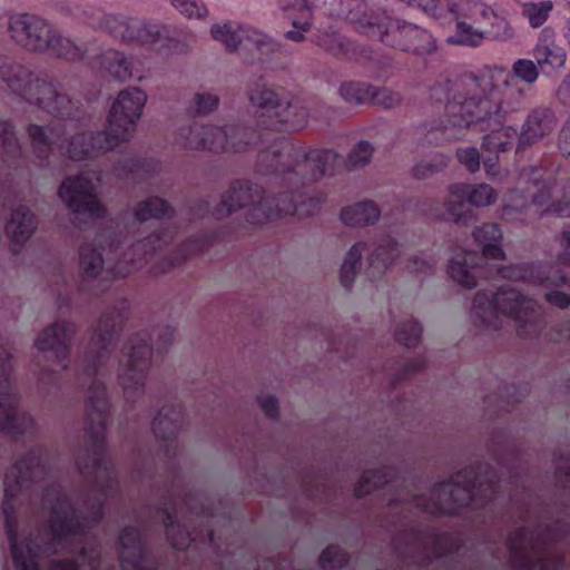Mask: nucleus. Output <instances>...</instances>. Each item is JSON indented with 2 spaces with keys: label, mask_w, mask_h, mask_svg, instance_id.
Returning <instances> with one entry per match:
<instances>
[{
  "label": "nucleus",
  "mask_w": 570,
  "mask_h": 570,
  "mask_svg": "<svg viewBox=\"0 0 570 570\" xmlns=\"http://www.w3.org/2000/svg\"><path fill=\"white\" fill-rule=\"evenodd\" d=\"M53 535L57 538L62 537L65 533H69L72 529L71 520L65 518L62 520H55L51 524Z\"/></svg>",
  "instance_id": "nucleus-55"
},
{
  "label": "nucleus",
  "mask_w": 570,
  "mask_h": 570,
  "mask_svg": "<svg viewBox=\"0 0 570 570\" xmlns=\"http://www.w3.org/2000/svg\"><path fill=\"white\" fill-rule=\"evenodd\" d=\"M95 136H96V132L95 134H79V135L72 137V139L69 142L68 149H67L69 157L73 158V159H81L86 156L107 153L108 150H102V149L98 150V149L92 148L91 138Z\"/></svg>",
  "instance_id": "nucleus-40"
},
{
  "label": "nucleus",
  "mask_w": 570,
  "mask_h": 570,
  "mask_svg": "<svg viewBox=\"0 0 570 570\" xmlns=\"http://www.w3.org/2000/svg\"><path fill=\"white\" fill-rule=\"evenodd\" d=\"M177 529L175 527H170L167 531L168 537L170 538L173 546L177 549H184L186 547L185 540H177L176 539Z\"/></svg>",
  "instance_id": "nucleus-58"
},
{
  "label": "nucleus",
  "mask_w": 570,
  "mask_h": 570,
  "mask_svg": "<svg viewBox=\"0 0 570 570\" xmlns=\"http://www.w3.org/2000/svg\"><path fill=\"white\" fill-rule=\"evenodd\" d=\"M346 562V557L338 547H327L320 556V566L324 570L338 569Z\"/></svg>",
  "instance_id": "nucleus-45"
},
{
  "label": "nucleus",
  "mask_w": 570,
  "mask_h": 570,
  "mask_svg": "<svg viewBox=\"0 0 570 570\" xmlns=\"http://www.w3.org/2000/svg\"><path fill=\"white\" fill-rule=\"evenodd\" d=\"M558 148L563 156L570 157V118L559 132Z\"/></svg>",
  "instance_id": "nucleus-53"
},
{
  "label": "nucleus",
  "mask_w": 570,
  "mask_h": 570,
  "mask_svg": "<svg viewBox=\"0 0 570 570\" xmlns=\"http://www.w3.org/2000/svg\"><path fill=\"white\" fill-rule=\"evenodd\" d=\"M77 328L72 322L58 321L42 328L35 337L33 346L39 353H51L62 366L70 352Z\"/></svg>",
  "instance_id": "nucleus-12"
},
{
  "label": "nucleus",
  "mask_w": 570,
  "mask_h": 570,
  "mask_svg": "<svg viewBox=\"0 0 570 570\" xmlns=\"http://www.w3.org/2000/svg\"><path fill=\"white\" fill-rule=\"evenodd\" d=\"M20 96L30 105L55 116H69L72 110L70 98L57 90L45 80L35 79L23 83L19 90Z\"/></svg>",
  "instance_id": "nucleus-11"
},
{
  "label": "nucleus",
  "mask_w": 570,
  "mask_h": 570,
  "mask_svg": "<svg viewBox=\"0 0 570 570\" xmlns=\"http://www.w3.org/2000/svg\"><path fill=\"white\" fill-rule=\"evenodd\" d=\"M112 334L104 333L101 328L95 330L91 340H90V348L94 352L106 351L108 346L111 344Z\"/></svg>",
  "instance_id": "nucleus-52"
},
{
  "label": "nucleus",
  "mask_w": 570,
  "mask_h": 570,
  "mask_svg": "<svg viewBox=\"0 0 570 570\" xmlns=\"http://www.w3.org/2000/svg\"><path fill=\"white\" fill-rule=\"evenodd\" d=\"M100 67L111 79L119 82L131 79L140 81L145 78L140 60L115 49H108L101 55Z\"/></svg>",
  "instance_id": "nucleus-16"
},
{
  "label": "nucleus",
  "mask_w": 570,
  "mask_h": 570,
  "mask_svg": "<svg viewBox=\"0 0 570 570\" xmlns=\"http://www.w3.org/2000/svg\"><path fill=\"white\" fill-rule=\"evenodd\" d=\"M483 491V483L473 470L458 472L433 487L431 495L435 502L430 511L454 513L469 507Z\"/></svg>",
  "instance_id": "nucleus-7"
},
{
  "label": "nucleus",
  "mask_w": 570,
  "mask_h": 570,
  "mask_svg": "<svg viewBox=\"0 0 570 570\" xmlns=\"http://www.w3.org/2000/svg\"><path fill=\"white\" fill-rule=\"evenodd\" d=\"M554 6L551 0L541 2H523L522 14L528 19L532 28H539L546 23Z\"/></svg>",
  "instance_id": "nucleus-38"
},
{
  "label": "nucleus",
  "mask_w": 570,
  "mask_h": 570,
  "mask_svg": "<svg viewBox=\"0 0 570 570\" xmlns=\"http://www.w3.org/2000/svg\"><path fill=\"white\" fill-rule=\"evenodd\" d=\"M52 24L45 18L17 12L8 18L7 32L9 38L20 48L31 52H43Z\"/></svg>",
  "instance_id": "nucleus-9"
},
{
  "label": "nucleus",
  "mask_w": 570,
  "mask_h": 570,
  "mask_svg": "<svg viewBox=\"0 0 570 570\" xmlns=\"http://www.w3.org/2000/svg\"><path fill=\"white\" fill-rule=\"evenodd\" d=\"M381 217L379 206L373 202H361L346 206L341 212V219L348 226H368Z\"/></svg>",
  "instance_id": "nucleus-26"
},
{
  "label": "nucleus",
  "mask_w": 570,
  "mask_h": 570,
  "mask_svg": "<svg viewBox=\"0 0 570 570\" xmlns=\"http://www.w3.org/2000/svg\"><path fill=\"white\" fill-rule=\"evenodd\" d=\"M456 16V29L450 38L453 43L478 46L488 36L497 40H509L513 29L495 10L494 0H444Z\"/></svg>",
  "instance_id": "nucleus-2"
},
{
  "label": "nucleus",
  "mask_w": 570,
  "mask_h": 570,
  "mask_svg": "<svg viewBox=\"0 0 570 570\" xmlns=\"http://www.w3.org/2000/svg\"><path fill=\"white\" fill-rule=\"evenodd\" d=\"M210 35L213 39L222 42L228 50H236L245 38L248 39L257 33L250 28L224 22L212 26Z\"/></svg>",
  "instance_id": "nucleus-27"
},
{
  "label": "nucleus",
  "mask_w": 570,
  "mask_h": 570,
  "mask_svg": "<svg viewBox=\"0 0 570 570\" xmlns=\"http://www.w3.org/2000/svg\"><path fill=\"white\" fill-rule=\"evenodd\" d=\"M552 199L551 206L556 213L561 216H570V187L564 190L559 188L554 183L543 186L533 198L540 206H544Z\"/></svg>",
  "instance_id": "nucleus-30"
},
{
  "label": "nucleus",
  "mask_w": 570,
  "mask_h": 570,
  "mask_svg": "<svg viewBox=\"0 0 570 570\" xmlns=\"http://www.w3.org/2000/svg\"><path fill=\"white\" fill-rule=\"evenodd\" d=\"M538 77V62L529 59L517 60L511 71L492 68L468 77L461 86L443 92L436 128L450 140L465 138L471 128L498 121L502 112L517 109L524 97L519 80L532 85Z\"/></svg>",
  "instance_id": "nucleus-1"
},
{
  "label": "nucleus",
  "mask_w": 570,
  "mask_h": 570,
  "mask_svg": "<svg viewBox=\"0 0 570 570\" xmlns=\"http://www.w3.org/2000/svg\"><path fill=\"white\" fill-rule=\"evenodd\" d=\"M173 6L189 19H205L208 10L198 0H170Z\"/></svg>",
  "instance_id": "nucleus-44"
},
{
  "label": "nucleus",
  "mask_w": 570,
  "mask_h": 570,
  "mask_svg": "<svg viewBox=\"0 0 570 570\" xmlns=\"http://www.w3.org/2000/svg\"><path fill=\"white\" fill-rule=\"evenodd\" d=\"M568 468H570V461H569V460H564V461H562V462L559 464V469H560V470H567Z\"/></svg>",
  "instance_id": "nucleus-60"
},
{
  "label": "nucleus",
  "mask_w": 570,
  "mask_h": 570,
  "mask_svg": "<svg viewBox=\"0 0 570 570\" xmlns=\"http://www.w3.org/2000/svg\"><path fill=\"white\" fill-rule=\"evenodd\" d=\"M249 99L253 105L259 108H264L268 111L276 110V115H279L281 111L289 107L286 100L279 98L272 89L265 86H257L252 89Z\"/></svg>",
  "instance_id": "nucleus-33"
},
{
  "label": "nucleus",
  "mask_w": 570,
  "mask_h": 570,
  "mask_svg": "<svg viewBox=\"0 0 570 570\" xmlns=\"http://www.w3.org/2000/svg\"><path fill=\"white\" fill-rule=\"evenodd\" d=\"M393 475V470L386 466L365 470L354 484V494L358 498L368 495L389 483Z\"/></svg>",
  "instance_id": "nucleus-29"
},
{
  "label": "nucleus",
  "mask_w": 570,
  "mask_h": 570,
  "mask_svg": "<svg viewBox=\"0 0 570 570\" xmlns=\"http://www.w3.org/2000/svg\"><path fill=\"white\" fill-rule=\"evenodd\" d=\"M466 203L474 207H487L495 203L498 193L488 184H465Z\"/></svg>",
  "instance_id": "nucleus-37"
},
{
  "label": "nucleus",
  "mask_w": 570,
  "mask_h": 570,
  "mask_svg": "<svg viewBox=\"0 0 570 570\" xmlns=\"http://www.w3.org/2000/svg\"><path fill=\"white\" fill-rule=\"evenodd\" d=\"M35 419L20 407V400L12 387L0 390V430L7 433H24L33 430Z\"/></svg>",
  "instance_id": "nucleus-14"
},
{
  "label": "nucleus",
  "mask_w": 570,
  "mask_h": 570,
  "mask_svg": "<svg viewBox=\"0 0 570 570\" xmlns=\"http://www.w3.org/2000/svg\"><path fill=\"white\" fill-rule=\"evenodd\" d=\"M554 31L551 28H544L534 47V57L539 66H549L552 69L563 68L567 61V55L562 47L554 41Z\"/></svg>",
  "instance_id": "nucleus-21"
},
{
  "label": "nucleus",
  "mask_w": 570,
  "mask_h": 570,
  "mask_svg": "<svg viewBox=\"0 0 570 570\" xmlns=\"http://www.w3.org/2000/svg\"><path fill=\"white\" fill-rule=\"evenodd\" d=\"M532 554H525L522 557V559L518 562V568L520 570H543L544 566L541 561H538L535 564H529L527 559L532 558Z\"/></svg>",
  "instance_id": "nucleus-57"
},
{
  "label": "nucleus",
  "mask_w": 570,
  "mask_h": 570,
  "mask_svg": "<svg viewBox=\"0 0 570 570\" xmlns=\"http://www.w3.org/2000/svg\"><path fill=\"white\" fill-rule=\"evenodd\" d=\"M510 548H511L512 550H519L521 547H520L518 543H515L514 541H511V542H510Z\"/></svg>",
  "instance_id": "nucleus-61"
},
{
  "label": "nucleus",
  "mask_w": 570,
  "mask_h": 570,
  "mask_svg": "<svg viewBox=\"0 0 570 570\" xmlns=\"http://www.w3.org/2000/svg\"><path fill=\"white\" fill-rule=\"evenodd\" d=\"M3 513L7 523V532L11 543L12 558L17 570H39L35 562L36 554L30 547V542L27 539L18 541V537L12 529V513L7 503H4Z\"/></svg>",
  "instance_id": "nucleus-22"
},
{
  "label": "nucleus",
  "mask_w": 570,
  "mask_h": 570,
  "mask_svg": "<svg viewBox=\"0 0 570 570\" xmlns=\"http://www.w3.org/2000/svg\"><path fill=\"white\" fill-rule=\"evenodd\" d=\"M514 134L511 127L501 126L483 137L482 148L495 155L503 153L511 145Z\"/></svg>",
  "instance_id": "nucleus-36"
},
{
  "label": "nucleus",
  "mask_w": 570,
  "mask_h": 570,
  "mask_svg": "<svg viewBox=\"0 0 570 570\" xmlns=\"http://www.w3.org/2000/svg\"><path fill=\"white\" fill-rule=\"evenodd\" d=\"M484 167H485L488 173H491V170H490L491 167L489 166V164L487 161L484 163Z\"/></svg>",
  "instance_id": "nucleus-63"
},
{
  "label": "nucleus",
  "mask_w": 570,
  "mask_h": 570,
  "mask_svg": "<svg viewBox=\"0 0 570 570\" xmlns=\"http://www.w3.org/2000/svg\"><path fill=\"white\" fill-rule=\"evenodd\" d=\"M370 101L384 108H392L400 104V95L389 90L371 87Z\"/></svg>",
  "instance_id": "nucleus-50"
},
{
  "label": "nucleus",
  "mask_w": 570,
  "mask_h": 570,
  "mask_svg": "<svg viewBox=\"0 0 570 570\" xmlns=\"http://www.w3.org/2000/svg\"><path fill=\"white\" fill-rule=\"evenodd\" d=\"M151 351L148 346L132 347L121 363L119 379L126 392L142 389L147 370L150 366Z\"/></svg>",
  "instance_id": "nucleus-15"
},
{
  "label": "nucleus",
  "mask_w": 570,
  "mask_h": 570,
  "mask_svg": "<svg viewBox=\"0 0 570 570\" xmlns=\"http://www.w3.org/2000/svg\"><path fill=\"white\" fill-rule=\"evenodd\" d=\"M205 128L206 126L199 124L180 128L178 132L179 144L187 149H204Z\"/></svg>",
  "instance_id": "nucleus-41"
},
{
  "label": "nucleus",
  "mask_w": 570,
  "mask_h": 570,
  "mask_svg": "<svg viewBox=\"0 0 570 570\" xmlns=\"http://www.w3.org/2000/svg\"><path fill=\"white\" fill-rule=\"evenodd\" d=\"M120 566L122 570H151L142 559L137 531L125 529L119 537Z\"/></svg>",
  "instance_id": "nucleus-23"
},
{
  "label": "nucleus",
  "mask_w": 570,
  "mask_h": 570,
  "mask_svg": "<svg viewBox=\"0 0 570 570\" xmlns=\"http://www.w3.org/2000/svg\"><path fill=\"white\" fill-rule=\"evenodd\" d=\"M473 236L482 246V252L485 257L500 259L504 256L500 246L502 234L497 224H482L475 228Z\"/></svg>",
  "instance_id": "nucleus-28"
},
{
  "label": "nucleus",
  "mask_w": 570,
  "mask_h": 570,
  "mask_svg": "<svg viewBox=\"0 0 570 570\" xmlns=\"http://www.w3.org/2000/svg\"><path fill=\"white\" fill-rule=\"evenodd\" d=\"M38 470V468H31L27 462L14 465L4 478L6 498H13L28 480L35 479Z\"/></svg>",
  "instance_id": "nucleus-32"
},
{
  "label": "nucleus",
  "mask_w": 570,
  "mask_h": 570,
  "mask_svg": "<svg viewBox=\"0 0 570 570\" xmlns=\"http://www.w3.org/2000/svg\"><path fill=\"white\" fill-rule=\"evenodd\" d=\"M556 114L547 107H535L527 115L519 136V145L530 146L543 140L556 129Z\"/></svg>",
  "instance_id": "nucleus-17"
},
{
  "label": "nucleus",
  "mask_w": 570,
  "mask_h": 570,
  "mask_svg": "<svg viewBox=\"0 0 570 570\" xmlns=\"http://www.w3.org/2000/svg\"><path fill=\"white\" fill-rule=\"evenodd\" d=\"M105 261L100 250L92 244L79 248V271L85 279L97 278L104 271Z\"/></svg>",
  "instance_id": "nucleus-31"
},
{
  "label": "nucleus",
  "mask_w": 570,
  "mask_h": 570,
  "mask_svg": "<svg viewBox=\"0 0 570 570\" xmlns=\"http://www.w3.org/2000/svg\"><path fill=\"white\" fill-rule=\"evenodd\" d=\"M557 95L563 105L570 106V75L559 86Z\"/></svg>",
  "instance_id": "nucleus-56"
},
{
  "label": "nucleus",
  "mask_w": 570,
  "mask_h": 570,
  "mask_svg": "<svg viewBox=\"0 0 570 570\" xmlns=\"http://www.w3.org/2000/svg\"><path fill=\"white\" fill-rule=\"evenodd\" d=\"M340 94L345 101L361 105L370 101L371 87L350 82L341 86Z\"/></svg>",
  "instance_id": "nucleus-42"
},
{
  "label": "nucleus",
  "mask_w": 570,
  "mask_h": 570,
  "mask_svg": "<svg viewBox=\"0 0 570 570\" xmlns=\"http://www.w3.org/2000/svg\"><path fill=\"white\" fill-rule=\"evenodd\" d=\"M373 155V147L366 141L358 142L348 155V164L352 167L366 165Z\"/></svg>",
  "instance_id": "nucleus-49"
},
{
  "label": "nucleus",
  "mask_w": 570,
  "mask_h": 570,
  "mask_svg": "<svg viewBox=\"0 0 570 570\" xmlns=\"http://www.w3.org/2000/svg\"><path fill=\"white\" fill-rule=\"evenodd\" d=\"M37 227V217L30 209L18 207L12 210L4 227L10 248L18 252L32 237Z\"/></svg>",
  "instance_id": "nucleus-18"
},
{
  "label": "nucleus",
  "mask_w": 570,
  "mask_h": 570,
  "mask_svg": "<svg viewBox=\"0 0 570 570\" xmlns=\"http://www.w3.org/2000/svg\"><path fill=\"white\" fill-rule=\"evenodd\" d=\"M533 306L531 299L512 288L500 289L491 295L479 292L473 298L471 318L478 325L495 326L501 316L522 320Z\"/></svg>",
  "instance_id": "nucleus-6"
},
{
  "label": "nucleus",
  "mask_w": 570,
  "mask_h": 570,
  "mask_svg": "<svg viewBox=\"0 0 570 570\" xmlns=\"http://www.w3.org/2000/svg\"><path fill=\"white\" fill-rule=\"evenodd\" d=\"M110 22L112 23L114 31L125 41L148 43L155 39V35L148 26L140 20L112 17Z\"/></svg>",
  "instance_id": "nucleus-25"
},
{
  "label": "nucleus",
  "mask_w": 570,
  "mask_h": 570,
  "mask_svg": "<svg viewBox=\"0 0 570 570\" xmlns=\"http://www.w3.org/2000/svg\"><path fill=\"white\" fill-rule=\"evenodd\" d=\"M264 207L265 204L261 188L239 184L233 186L223 196L215 209V215L218 219H223L235 212L246 209L248 218L258 223L267 218Z\"/></svg>",
  "instance_id": "nucleus-10"
},
{
  "label": "nucleus",
  "mask_w": 570,
  "mask_h": 570,
  "mask_svg": "<svg viewBox=\"0 0 570 570\" xmlns=\"http://www.w3.org/2000/svg\"><path fill=\"white\" fill-rule=\"evenodd\" d=\"M465 203V184L451 185L448 197L443 203L445 217L459 222L463 217V206Z\"/></svg>",
  "instance_id": "nucleus-34"
},
{
  "label": "nucleus",
  "mask_w": 570,
  "mask_h": 570,
  "mask_svg": "<svg viewBox=\"0 0 570 570\" xmlns=\"http://www.w3.org/2000/svg\"><path fill=\"white\" fill-rule=\"evenodd\" d=\"M459 163L469 171L475 173L480 168V155L476 148L465 147L456 150Z\"/></svg>",
  "instance_id": "nucleus-51"
},
{
  "label": "nucleus",
  "mask_w": 570,
  "mask_h": 570,
  "mask_svg": "<svg viewBox=\"0 0 570 570\" xmlns=\"http://www.w3.org/2000/svg\"><path fill=\"white\" fill-rule=\"evenodd\" d=\"M147 95L138 87H128L115 98L104 131L96 132L91 146L98 150H112L119 144L130 140L141 118Z\"/></svg>",
  "instance_id": "nucleus-4"
},
{
  "label": "nucleus",
  "mask_w": 570,
  "mask_h": 570,
  "mask_svg": "<svg viewBox=\"0 0 570 570\" xmlns=\"http://www.w3.org/2000/svg\"><path fill=\"white\" fill-rule=\"evenodd\" d=\"M168 212V204L164 199L157 197L138 203L134 209L135 217L140 222L159 218Z\"/></svg>",
  "instance_id": "nucleus-39"
},
{
  "label": "nucleus",
  "mask_w": 570,
  "mask_h": 570,
  "mask_svg": "<svg viewBox=\"0 0 570 570\" xmlns=\"http://www.w3.org/2000/svg\"><path fill=\"white\" fill-rule=\"evenodd\" d=\"M255 401L266 417L274 421L279 419V401L276 395L261 392L256 395Z\"/></svg>",
  "instance_id": "nucleus-46"
},
{
  "label": "nucleus",
  "mask_w": 570,
  "mask_h": 570,
  "mask_svg": "<svg viewBox=\"0 0 570 570\" xmlns=\"http://www.w3.org/2000/svg\"><path fill=\"white\" fill-rule=\"evenodd\" d=\"M283 11L292 21L296 30L285 33L286 39L301 42L304 40V32L311 28L312 11L306 0H279Z\"/></svg>",
  "instance_id": "nucleus-20"
},
{
  "label": "nucleus",
  "mask_w": 570,
  "mask_h": 570,
  "mask_svg": "<svg viewBox=\"0 0 570 570\" xmlns=\"http://www.w3.org/2000/svg\"><path fill=\"white\" fill-rule=\"evenodd\" d=\"M28 135L35 148L40 151H42L45 147L55 141V135L52 130H47L43 127L37 125H30L28 127Z\"/></svg>",
  "instance_id": "nucleus-48"
},
{
  "label": "nucleus",
  "mask_w": 570,
  "mask_h": 570,
  "mask_svg": "<svg viewBox=\"0 0 570 570\" xmlns=\"http://www.w3.org/2000/svg\"><path fill=\"white\" fill-rule=\"evenodd\" d=\"M399 247L392 239H361L347 250L340 271L344 287H351L358 272L367 277H381L399 257Z\"/></svg>",
  "instance_id": "nucleus-5"
},
{
  "label": "nucleus",
  "mask_w": 570,
  "mask_h": 570,
  "mask_svg": "<svg viewBox=\"0 0 570 570\" xmlns=\"http://www.w3.org/2000/svg\"><path fill=\"white\" fill-rule=\"evenodd\" d=\"M43 52L68 60H78L85 56L86 48L75 40L65 37L52 26L43 47Z\"/></svg>",
  "instance_id": "nucleus-24"
},
{
  "label": "nucleus",
  "mask_w": 570,
  "mask_h": 570,
  "mask_svg": "<svg viewBox=\"0 0 570 570\" xmlns=\"http://www.w3.org/2000/svg\"><path fill=\"white\" fill-rule=\"evenodd\" d=\"M284 212H285L286 214H293V213H295V212H296V208H294V209L287 208V209H284Z\"/></svg>",
  "instance_id": "nucleus-62"
},
{
  "label": "nucleus",
  "mask_w": 570,
  "mask_h": 570,
  "mask_svg": "<svg viewBox=\"0 0 570 570\" xmlns=\"http://www.w3.org/2000/svg\"><path fill=\"white\" fill-rule=\"evenodd\" d=\"M171 238L169 232L156 230L144 239L135 243L121 254V258L114 267L115 273L120 276H126L131 273L144 258L165 248L170 243Z\"/></svg>",
  "instance_id": "nucleus-13"
},
{
  "label": "nucleus",
  "mask_w": 570,
  "mask_h": 570,
  "mask_svg": "<svg viewBox=\"0 0 570 570\" xmlns=\"http://www.w3.org/2000/svg\"><path fill=\"white\" fill-rule=\"evenodd\" d=\"M205 132L203 150L226 151L236 148L234 137L225 128L206 126Z\"/></svg>",
  "instance_id": "nucleus-35"
},
{
  "label": "nucleus",
  "mask_w": 570,
  "mask_h": 570,
  "mask_svg": "<svg viewBox=\"0 0 570 570\" xmlns=\"http://www.w3.org/2000/svg\"><path fill=\"white\" fill-rule=\"evenodd\" d=\"M98 183L94 171L68 176L58 189V197L75 215L100 216L105 208L96 194Z\"/></svg>",
  "instance_id": "nucleus-8"
},
{
  "label": "nucleus",
  "mask_w": 570,
  "mask_h": 570,
  "mask_svg": "<svg viewBox=\"0 0 570 570\" xmlns=\"http://www.w3.org/2000/svg\"><path fill=\"white\" fill-rule=\"evenodd\" d=\"M421 327L414 321H409L400 326L396 338L406 346L415 345L421 337Z\"/></svg>",
  "instance_id": "nucleus-47"
},
{
  "label": "nucleus",
  "mask_w": 570,
  "mask_h": 570,
  "mask_svg": "<svg viewBox=\"0 0 570 570\" xmlns=\"http://www.w3.org/2000/svg\"><path fill=\"white\" fill-rule=\"evenodd\" d=\"M218 106V98L209 92H197L189 101V110L194 114L205 115L215 110Z\"/></svg>",
  "instance_id": "nucleus-43"
},
{
  "label": "nucleus",
  "mask_w": 570,
  "mask_h": 570,
  "mask_svg": "<svg viewBox=\"0 0 570 570\" xmlns=\"http://www.w3.org/2000/svg\"><path fill=\"white\" fill-rule=\"evenodd\" d=\"M547 301L560 308H564L570 304V297L561 292H551L546 295Z\"/></svg>",
  "instance_id": "nucleus-54"
},
{
  "label": "nucleus",
  "mask_w": 570,
  "mask_h": 570,
  "mask_svg": "<svg viewBox=\"0 0 570 570\" xmlns=\"http://www.w3.org/2000/svg\"><path fill=\"white\" fill-rule=\"evenodd\" d=\"M348 20L360 32L401 50L425 53L434 48L428 31L392 20L383 11H354L348 14Z\"/></svg>",
  "instance_id": "nucleus-3"
},
{
  "label": "nucleus",
  "mask_w": 570,
  "mask_h": 570,
  "mask_svg": "<svg viewBox=\"0 0 570 570\" xmlns=\"http://www.w3.org/2000/svg\"><path fill=\"white\" fill-rule=\"evenodd\" d=\"M51 570H76V567L69 561H57L52 563Z\"/></svg>",
  "instance_id": "nucleus-59"
},
{
  "label": "nucleus",
  "mask_w": 570,
  "mask_h": 570,
  "mask_svg": "<svg viewBox=\"0 0 570 570\" xmlns=\"http://www.w3.org/2000/svg\"><path fill=\"white\" fill-rule=\"evenodd\" d=\"M478 257L472 252L455 253L449 262L448 275L459 286L472 288L476 285Z\"/></svg>",
  "instance_id": "nucleus-19"
}]
</instances>
